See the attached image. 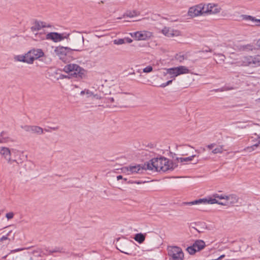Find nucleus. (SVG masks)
Segmentation results:
<instances>
[{"label": "nucleus", "mask_w": 260, "mask_h": 260, "mask_svg": "<svg viewBox=\"0 0 260 260\" xmlns=\"http://www.w3.org/2000/svg\"><path fill=\"white\" fill-rule=\"evenodd\" d=\"M175 59L179 62H182L184 59H186V56L182 53L177 54L175 56Z\"/></svg>", "instance_id": "30"}, {"label": "nucleus", "mask_w": 260, "mask_h": 260, "mask_svg": "<svg viewBox=\"0 0 260 260\" xmlns=\"http://www.w3.org/2000/svg\"><path fill=\"white\" fill-rule=\"evenodd\" d=\"M43 129L39 126L36 125H32L31 132L37 134L38 135H42L43 134Z\"/></svg>", "instance_id": "27"}, {"label": "nucleus", "mask_w": 260, "mask_h": 260, "mask_svg": "<svg viewBox=\"0 0 260 260\" xmlns=\"http://www.w3.org/2000/svg\"><path fill=\"white\" fill-rule=\"evenodd\" d=\"M239 198L235 194L226 196V201L224 203H228V205H233L238 202Z\"/></svg>", "instance_id": "17"}, {"label": "nucleus", "mask_w": 260, "mask_h": 260, "mask_svg": "<svg viewBox=\"0 0 260 260\" xmlns=\"http://www.w3.org/2000/svg\"><path fill=\"white\" fill-rule=\"evenodd\" d=\"M7 133L3 131L0 134V143H6L8 141L9 137L7 136Z\"/></svg>", "instance_id": "28"}, {"label": "nucleus", "mask_w": 260, "mask_h": 260, "mask_svg": "<svg viewBox=\"0 0 260 260\" xmlns=\"http://www.w3.org/2000/svg\"><path fill=\"white\" fill-rule=\"evenodd\" d=\"M42 26H43L42 25V21H35L30 29L32 31H38L40 30Z\"/></svg>", "instance_id": "26"}, {"label": "nucleus", "mask_w": 260, "mask_h": 260, "mask_svg": "<svg viewBox=\"0 0 260 260\" xmlns=\"http://www.w3.org/2000/svg\"><path fill=\"white\" fill-rule=\"evenodd\" d=\"M206 244L202 240H197L192 246L187 248L186 250L190 254H194L197 251H199L205 248Z\"/></svg>", "instance_id": "8"}, {"label": "nucleus", "mask_w": 260, "mask_h": 260, "mask_svg": "<svg viewBox=\"0 0 260 260\" xmlns=\"http://www.w3.org/2000/svg\"><path fill=\"white\" fill-rule=\"evenodd\" d=\"M129 183H135V184H141L142 183H144L145 182H146V181H140V180H136V181H129Z\"/></svg>", "instance_id": "43"}, {"label": "nucleus", "mask_w": 260, "mask_h": 260, "mask_svg": "<svg viewBox=\"0 0 260 260\" xmlns=\"http://www.w3.org/2000/svg\"><path fill=\"white\" fill-rule=\"evenodd\" d=\"M242 17L244 20H250L252 21L255 26H260V19H256L253 16L247 15H243Z\"/></svg>", "instance_id": "22"}, {"label": "nucleus", "mask_w": 260, "mask_h": 260, "mask_svg": "<svg viewBox=\"0 0 260 260\" xmlns=\"http://www.w3.org/2000/svg\"><path fill=\"white\" fill-rule=\"evenodd\" d=\"M0 154L11 164L13 162H16L17 164L21 162V161L11 159V152L9 148L0 147Z\"/></svg>", "instance_id": "9"}, {"label": "nucleus", "mask_w": 260, "mask_h": 260, "mask_svg": "<svg viewBox=\"0 0 260 260\" xmlns=\"http://www.w3.org/2000/svg\"><path fill=\"white\" fill-rule=\"evenodd\" d=\"M36 37L37 38L38 37H40L41 39L44 40L45 39L44 34H42L41 33L36 34Z\"/></svg>", "instance_id": "46"}, {"label": "nucleus", "mask_w": 260, "mask_h": 260, "mask_svg": "<svg viewBox=\"0 0 260 260\" xmlns=\"http://www.w3.org/2000/svg\"><path fill=\"white\" fill-rule=\"evenodd\" d=\"M135 74V72H132V73H129L128 75H134Z\"/></svg>", "instance_id": "60"}, {"label": "nucleus", "mask_w": 260, "mask_h": 260, "mask_svg": "<svg viewBox=\"0 0 260 260\" xmlns=\"http://www.w3.org/2000/svg\"><path fill=\"white\" fill-rule=\"evenodd\" d=\"M204 7L206 9H208V11L205 14H215L219 12L218 9L217 8L216 6L209 4L208 5L203 4Z\"/></svg>", "instance_id": "18"}, {"label": "nucleus", "mask_w": 260, "mask_h": 260, "mask_svg": "<svg viewBox=\"0 0 260 260\" xmlns=\"http://www.w3.org/2000/svg\"><path fill=\"white\" fill-rule=\"evenodd\" d=\"M147 167V162L142 165H137L135 166H129L127 167L128 171L132 173H137L138 174H142L144 171L148 170Z\"/></svg>", "instance_id": "12"}, {"label": "nucleus", "mask_w": 260, "mask_h": 260, "mask_svg": "<svg viewBox=\"0 0 260 260\" xmlns=\"http://www.w3.org/2000/svg\"><path fill=\"white\" fill-rule=\"evenodd\" d=\"M208 9L204 7L203 4H200L194 7H190L188 11V16L194 17L200 15H205Z\"/></svg>", "instance_id": "7"}, {"label": "nucleus", "mask_w": 260, "mask_h": 260, "mask_svg": "<svg viewBox=\"0 0 260 260\" xmlns=\"http://www.w3.org/2000/svg\"><path fill=\"white\" fill-rule=\"evenodd\" d=\"M14 215V214L13 212H9L6 214V217L8 219H10L13 218Z\"/></svg>", "instance_id": "44"}, {"label": "nucleus", "mask_w": 260, "mask_h": 260, "mask_svg": "<svg viewBox=\"0 0 260 260\" xmlns=\"http://www.w3.org/2000/svg\"><path fill=\"white\" fill-rule=\"evenodd\" d=\"M258 241H259V242L260 243V237H259V239H258Z\"/></svg>", "instance_id": "63"}, {"label": "nucleus", "mask_w": 260, "mask_h": 260, "mask_svg": "<svg viewBox=\"0 0 260 260\" xmlns=\"http://www.w3.org/2000/svg\"><path fill=\"white\" fill-rule=\"evenodd\" d=\"M146 234L138 233L135 235L134 240L139 244L142 243L145 240Z\"/></svg>", "instance_id": "23"}, {"label": "nucleus", "mask_w": 260, "mask_h": 260, "mask_svg": "<svg viewBox=\"0 0 260 260\" xmlns=\"http://www.w3.org/2000/svg\"><path fill=\"white\" fill-rule=\"evenodd\" d=\"M139 15V12L137 11H133V12H128L126 15L129 17H134Z\"/></svg>", "instance_id": "33"}, {"label": "nucleus", "mask_w": 260, "mask_h": 260, "mask_svg": "<svg viewBox=\"0 0 260 260\" xmlns=\"http://www.w3.org/2000/svg\"><path fill=\"white\" fill-rule=\"evenodd\" d=\"M29 53L30 55V57L33 59V62L35 59H37L44 55L43 51L41 49H33L30 51Z\"/></svg>", "instance_id": "16"}, {"label": "nucleus", "mask_w": 260, "mask_h": 260, "mask_svg": "<svg viewBox=\"0 0 260 260\" xmlns=\"http://www.w3.org/2000/svg\"><path fill=\"white\" fill-rule=\"evenodd\" d=\"M63 71L71 76L82 79L84 76L85 70L76 64H69L66 66Z\"/></svg>", "instance_id": "2"}, {"label": "nucleus", "mask_w": 260, "mask_h": 260, "mask_svg": "<svg viewBox=\"0 0 260 260\" xmlns=\"http://www.w3.org/2000/svg\"><path fill=\"white\" fill-rule=\"evenodd\" d=\"M51 26L50 24L46 25V27H50Z\"/></svg>", "instance_id": "61"}, {"label": "nucleus", "mask_w": 260, "mask_h": 260, "mask_svg": "<svg viewBox=\"0 0 260 260\" xmlns=\"http://www.w3.org/2000/svg\"><path fill=\"white\" fill-rule=\"evenodd\" d=\"M122 179V175H118L117 176V180H119L120 179Z\"/></svg>", "instance_id": "53"}, {"label": "nucleus", "mask_w": 260, "mask_h": 260, "mask_svg": "<svg viewBox=\"0 0 260 260\" xmlns=\"http://www.w3.org/2000/svg\"><path fill=\"white\" fill-rule=\"evenodd\" d=\"M132 245V241L123 238H119L117 239L116 248L121 252L131 255H132V253L129 251V249L130 246Z\"/></svg>", "instance_id": "4"}, {"label": "nucleus", "mask_w": 260, "mask_h": 260, "mask_svg": "<svg viewBox=\"0 0 260 260\" xmlns=\"http://www.w3.org/2000/svg\"><path fill=\"white\" fill-rule=\"evenodd\" d=\"M42 25L43 26H42V28L46 27V23L44 22H42Z\"/></svg>", "instance_id": "56"}, {"label": "nucleus", "mask_w": 260, "mask_h": 260, "mask_svg": "<svg viewBox=\"0 0 260 260\" xmlns=\"http://www.w3.org/2000/svg\"><path fill=\"white\" fill-rule=\"evenodd\" d=\"M184 147H189V146H187V145H186V146H184Z\"/></svg>", "instance_id": "62"}, {"label": "nucleus", "mask_w": 260, "mask_h": 260, "mask_svg": "<svg viewBox=\"0 0 260 260\" xmlns=\"http://www.w3.org/2000/svg\"><path fill=\"white\" fill-rule=\"evenodd\" d=\"M59 129V126H55V127H48L47 128H45L44 129V131H46V132H48V133H50L51 132V130H53V131H56V130H58Z\"/></svg>", "instance_id": "34"}, {"label": "nucleus", "mask_w": 260, "mask_h": 260, "mask_svg": "<svg viewBox=\"0 0 260 260\" xmlns=\"http://www.w3.org/2000/svg\"><path fill=\"white\" fill-rule=\"evenodd\" d=\"M22 250V249L17 248V249H14V250H12V252L15 253V252L20 251H21Z\"/></svg>", "instance_id": "51"}, {"label": "nucleus", "mask_w": 260, "mask_h": 260, "mask_svg": "<svg viewBox=\"0 0 260 260\" xmlns=\"http://www.w3.org/2000/svg\"><path fill=\"white\" fill-rule=\"evenodd\" d=\"M15 61L26 62L29 64L33 63V59L30 57L29 52L25 55H18L14 57Z\"/></svg>", "instance_id": "13"}, {"label": "nucleus", "mask_w": 260, "mask_h": 260, "mask_svg": "<svg viewBox=\"0 0 260 260\" xmlns=\"http://www.w3.org/2000/svg\"><path fill=\"white\" fill-rule=\"evenodd\" d=\"M169 260H183L184 253L182 249L177 246H169L167 248Z\"/></svg>", "instance_id": "3"}, {"label": "nucleus", "mask_w": 260, "mask_h": 260, "mask_svg": "<svg viewBox=\"0 0 260 260\" xmlns=\"http://www.w3.org/2000/svg\"><path fill=\"white\" fill-rule=\"evenodd\" d=\"M114 43L116 45H121L125 43L124 39H119L114 40Z\"/></svg>", "instance_id": "35"}, {"label": "nucleus", "mask_w": 260, "mask_h": 260, "mask_svg": "<svg viewBox=\"0 0 260 260\" xmlns=\"http://www.w3.org/2000/svg\"><path fill=\"white\" fill-rule=\"evenodd\" d=\"M73 50H75V51H80L82 50L81 49H73Z\"/></svg>", "instance_id": "57"}, {"label": "nucleus", "mask_w": 260, "mask_h": 260, "mask_svg": "<svg viewBox=\"0 0 260 260\" xmlns=\"http://www.w3.org/2000/svg\"><path fill=\"white\" fill-rule=\"evenodd\" d=\"M235 88L233 86H231L229 84H226L224 86L220 88L214 89L212 91L217 92H223L224 91L231 90L234 89Z\"/></svg>", "instance_id": "24"}, {"label": "nucleus", "mask_w": 260, "mask_h": 260, "mask_svg": "<svg viewBox=\"0 0 260 260\" xmlns=\"http://www.w3.org/2000/svg\"><path fill=\"white\" fill-rule=\"evenodd\" d=\"M152 70H153V68L150 66H147L144 69H143V71L144 73H150L151 72H152Z\"/></svg>", "instance_id": "37"}, {"label": "nucleus", "mask_w": 260, "mask_h": 260, "mask_svg": "<svg viewBox=\"0 0 260 260\" xmlns=\"http://www.w3.org/2000/svg\"><path fill=\"white\" fill-rule=\"evenodd\" d=\"M10 233V232H9L6 235L3 236L2 237L0 238V245H1V242H2L3 241L9 239L8 236L9 235Z\"/></svg>", "instance_id": "40"}, {"label": "nucleus", "mask_w": 260, "mask_h": 260, "mask_svg": "<svg viewBox=\"0 0 260 260\" xmlns=\"http://www.w3.org/2000/svg\"><path fill=\"white\" fill-rule=\"evenodd\" d=\"M252 66L257 67L260 66V55H257L254 56H252Z\"/></svg>", "instance_id": "29"}, {"label": "nucleus", "mask_w": 260, "mask_h": 260, "mask_svg": "<svg viewBox=\"0 0 260 260\" xmlns=\"http://www.w3.org/2000/svg\"><path fill=\"white\" fill-rule=\"evenodd\" d=\"M105 101H104V103H112L114 102V99L112 97H110V98L105 99Z\"/></svg>", "instance_id": "42"}, {"label": "nucleus", "mask_w": 260, "mask_h": 260, "mask_svg": "<svg viewBox=\"0 0 260 260\" xmlns=\"http://www.w3.org/2000/svg\"><path fill=\"white\" fill-rule=\"evenodd\" d=\"M192 224H194L196 226L198 227V228H197L194 226H191L192 229L196 230L199 233L203 232V231L207 228L206 223L205 222H194L192 223Z\"/></svg>", "instance_id": "20"}, {"label": "nucleus", "mask_w": 260, "mask_h": 260, "mask_svg": "<svg viewBox=\"0 0 260 260\" xmlns=\"http://www.w3.org/2000/svg\"><path fill=\"white\" fill-rule=\"evenodd\" d=\"M181 155H187V153H186V152H184L182 153Z\"/></svg>", "instance_id": "59"}, {"label": "nucleus", "mask_w": 260, "mask_h": 260, "mask_svg": "<svg viewBox=\"0 0 260 260\" xmlns=\"http://www.w3.org/2000/svg\"><path fill=\"white\" fill-rule=\"evenodd\" d=\"M66 38L67 37L64 36L63 34H59L57 32H49L45 37L46 39L52 40L55 43L60 42Z\"/></svg>", "instance_id": "11"}, {"label": "nucleus", "mask_w": 260, "mask_h": 260, "mask_svg": "<svg viewBox=\"0 0 260 260\" xmlns=\"http://www.w3.org/2000/svg\"><path fill=\"white\" fill-rule=\"evenodd\" d=\"M216 146L215 143H212L207 146V147L209 149H213Z\"/></svg>", "instance_id": "47"}, {"label": "nucleus", "mask_w": 260, "mask_h": 260, "mask_svg": "<svg viewBox=\"0 0 260 260\" xmlns=\"http://www.w3.org/2000/svg\"><path fill=\"white\" fill-rule=\"evenodd\" d=\"M44 254L46 255H50L52 254L53 253L55 252H59L61 253L62 252V248L60 247H55L52 250H49L48 248H45L44 249Z\"/></svg>", "instance_id": "25"}, {"label": "nucleus", "mask_w": 260, "mask_h": 260, "mask_svg": "<svg viewBox=\"0 0 260 260\" xmlns=\"http://www.w3.org/2000/svg\"><path fill=\"white\" fill-rule=\"evenodd\" d=\"M21 127L26 132H31L32 125H22Z\"/></svg>", "instance_id": "36"}, {"label": "nucleus", "mask_w": 260, "mask_h": 260, "mask_svg": "<svg viewBox=\"0 0 260 260\" xmlns=\"http://www.w3.org/2000/svg\"><path fill=\"white\" fill-rule=\"evenodd\" d=\"M94 98H95L96 99H100L101 97L98 94H94L93 95Z\"/></svg>", "instance_id": "52"}, {"label": "nucleus", "mask_w": 260, "mask_h": 260, "mask_svg": "<svg viewBox=\"0 0 260 260\" xmlns=\"http://www.w3.org/2000/svg\"><path fill=\"white\" fill-rule=\"evenodd\" d=\"M199 204H218L219 205H228V203H223V202H220L218 201L215 198H210L209 199H200L199 200H196L192 202H183L182 203L183 205H188V206H191L194 205H197Z\"/></svg>", "instance_id": "5"}, {"label": "nucleus", "mask_w": 260, "mask_h": 260, "mask_svg": "<svg viewBox=\"0 0 260 260\" xmlns=\"http://www.w3.org/2000/svg\"><path fill=\"white\" fill-rule=\"evenodd\" d=\"M67 78V76L66 75H60V78L63 79V78Z\"/></svg>", "instance_id": "55"}, {"label": "nucleus", "mask_w": 260, "mask_h": 260, "mask_svg": "<svg viewBox=\"0 0 260 260\" xmlns=\"http://www.w3.org/2000/svg\"><path fill=\"white\" fill-rule=\"evenodd\" d=\"M77 41L79 42H82V43H84L83 37L82 36L78 38L77 39Z\"/></svg>", "instance_id": "49"}, {"label": "nucleus", "mask_w": 260, "mask_h": 260, "mask_svg": "<svg viewBox=\"0 0 260 260\" xmlns=\"http://www.w3.org/2000/svg\"><path fill=\"white\" fill-rule=\"evenodd\" d=\"M196 157V155H192L191 156H190L189 157H179V158H177V159L178 160H180V162H187V161H191L193 158Z\"/></svg>", "instance_id": "31"}, {"label": "nucleus", "mask_w": 260, "mask_h": 260, "mask_svg": "<svg viewBox=\"0 0 260 260\" xmlns=\"http://www.w3.org/2000/svg\"><path fill=\"white\" fill-rule=\"evenodd\" d=\"M181 155H187V153H186V152H184L182 153Z\"/></svg>", "instance_id": "58"}, {"label": "nucleus", "mask_w": 260, "mask_h": 260, "mask_svg": "<svg viewBox=\"0 0 260 260\" xmlns=\"http://www.w3.org/2000/svg\"><path fill=\"white\" fill-rule=\"evenodd\" d=\"M86 93L88 95V96L93 95V93L90 91L88 89L86 90Z\"/></svg>", "instance_id": "50"}, {"label": "nucleus", "mask_w": 260, "mask_h": 260, "mask_svg": "<svg viewBox=\"0 0 260 260\" xmlns=\"http://www.w3.org/2000/svg\"><path fill=\"white\" fill-rule=\"evenodd\" d=\"M131 36L138 40H147L151 37L152 33L148 31H140L131 34Z\"/></svg>", "instance_id": "10"}, {"label": "nucleus", "mask_w": 260, "mask_h": 260, "mask_svg": "<svg viewBox=\"0 0 260 260\" xmlns=\"http://www.w3.org/2000/svg\"><path fill=\"white\" fill-rule=\"evenodd\" d=\"M124 39L125 43H130L133 41V40L129 38H124Z\"/></svg>", "instance_id": "48"}, {"label": "nucleus", "mask_w": 260, "mask_h": 260, "mask_svg": "<svg viewBox=\"0 0 260 260\" xmlns=\"http://www.w3.org/2000/svg\"><path fill=\"white\" fill-rule=\"evenodd\" d=\"M85 93H86V90L81 91L80 92V94L83 95Z\"/></svg>", "instance_id": "54"}, {"label": "nucleus", "mask_w": 260, "mask_h": 260, "mask_svg": "<svg viewBox=\"0 0 260 260\" xmlns=\"http://www.w3.org/2000/svg\"><path fill=\"white\" fill-rule=\"evenodd\" d=\"M71 49L69 47H64L63 46H58L56 47L54 51L56 54L59 56L60 59L64 58V57L67 55Z\"/></svg>", "instance_id": "14"}, {"label": "nucleus", "mask_w": 260, "mask_h": 260, "mask_svg": "<svg viewBox=\"0 0 260 260\" xmlns=\"http://www.w3.org/2000/svg\"><path fill=\"white\" fill-rule=\"evenodd\" d=\"M255 135L257 137V140L255 141V143L252 144L251 146H248L246 148V150L249 152H251L254 150L257 147H260V134L257 135L256 134Z\"/></svg>", "instance_id": "21"}, {"label": "nucleus", "mask_w": 260, "mask_h": 260, "mask_svg": "<svg viewBox=\"0 0 260 260\" xmlns=\"http://www.w3.org/2000/svg\"><path fill=\"white\" fill-rule=\"evenodd\" d=\"M189 73V70L185 66H179L167 69V74L171 75V78L175 79L177 76Z\"/></svg>", "instance_id": "6"}, {"label": "nucleus", "mask_w": 260, "mask_h": 260, "mask_svg": "<svg viewBox=\"0 0 260 260\" xmlns=\"http://www.w3.org/2000/svg\"><path fill=\"white\" fill-rule=\"evenodd\" d=\"M252 56H243L241 58V64L243 66H252Z\"/></svg>", "instance_id": "19"}, {"label": "nucleus", "mask_w": 260, "mask_h": 260, "mask_svg": "<svg viewBox=\"0 0 260 260\" xmlns=\"http://www.w3.org/2000/svg\"><path fill=\"white\" fill-rule=\"evenodd\" d=\"M212 50L210 49L208 47H206V49H203L202 50L199 51V52H211Z\"/></svg>", "instance_id": "45"}, {"label": "nucleus", "mask_w": 260, "mask_h": 260, "mask_svg": "<svg viewBox=\"0 0 260 260\" xmlns=\"http://www.w3.org/2000/svg\"><path fill=\"white\" fill-rule=\"evenodd\" d=\"M241 48L243 50H251L252 49V46L250 44H247L246 45L241 46Z\"/></svg>", "instance_id": "38"}, {"label": "nucleus", "mask_w": 260, "mask_h": 260, "mask_svg": "<svg viewBox=\"0 0 260 260\" xmlns=\"http://www.w3.org/2000/svg\"><path fill=\"white\" fill-rule=\"evenodd\" d=\"M223 152V147L221 146H218L213 149L212 152L213 154L221 153Z\"/></svg>", "instance_id": "32"}, {"label": "nucleus", "mask_w": 260, "mask_h": 260, "mask_svg": "<svg viewBox=\"0 0 260 260\" xmlns=\"http://www.w3.org/2000/svg\"><path fill=\"white\" fill-rule=\"evenodd\" d=\"M146 168L148 170L163 172L174 169L172 161L163 156L152 158L147 162Z\"/></svg>", "instance_id": "1"}, {"label": "nucleus", "mask_w": 260, "mask_h": 260, "mask_svg": "<svg viewBox=\"0 0 260 260\" xmlns=\"http://www.w3.org/2000/svg\"><path fill=\"white\" fill-rule=\"evenodd\" d=\"M226 196L225 195H219L217 193H215L213 194V197L215 198H218L219 199H225L226 200Z\"/></svg>", "instance_id": "39"}, {"label": "nucleus", "mask_w": 260, "mask_h": 260, "mask_svg": "<svg viewBox=\"0 0 260 260\" xmlns=\"http://www.w3.org/2000/svg\"><path fill=\"white\" fill-rule=\"evenodd\" d=\"M172 82V80H169L167 82L162 83L159 87L164 88L166 87L167 86L170 85Z\"/></svg>", "instance_id": "41"}, {"label": "nucleus", "mask_w": 260, "mask_h": 260, "mask_svg": "<svg viewBox=\"0 0 260 260\" xmlns=\"http://www.w3.org/2000/svg\"><path fill=\"white\" fill-rule=\"evenodd\" d=\"M161 32L166 37H173L179 35V31L174 30L173 28L168 27H165L162 30Z\"/></svg>", "instance_id": "15"}]
</instances>
